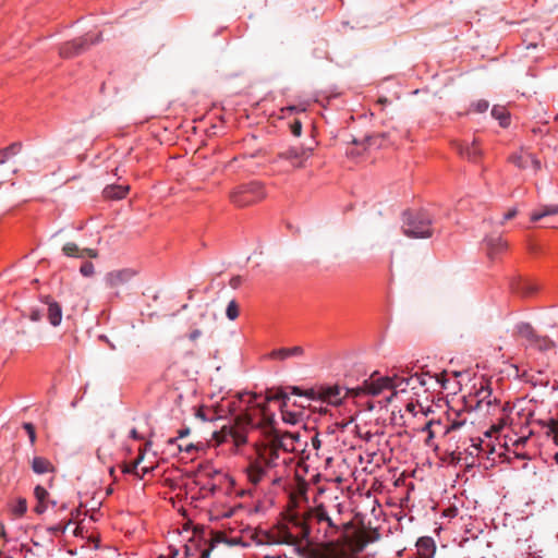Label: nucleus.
<instances>
[{"label":"nucleus","instance_id":"nucleus-1","mask_svg":"<svg viewBox=\"0 0 558 558\" xmlns=\"http://www.w3.org/2000/svg\"><path fill=\"white\" fill-rule=\"evenodd\" d=\"M257 401V395L245 392L240 396V403H244V409L236 413L234 402H229L227 408L232 414V423L230 425H223L220 430L213 433V438L216 442L222 444L231 440L235 447L243 446L247 442V432L259 425V421L251 413V404Z\"/></svg>","mask_w":558,"mask_h":558},{"label":"nucleus","instance_id":"nucleus-2","mask_svg":"<svg viewBox=\"0 0 558 558\" xmlns=\"http://www.w3.org/2000/svg\"><path fill=\"white\" fill-rule=\"evenodd\" d=\"M405 381L407 376H400L398 374H393L392 376H377V373H374L362 383V387L359 389L374 397L388 390L390 393L384 397L385 404H388L398 393L408 390L409 386H405Z\"/></svg>","mask_w":558,"mask_h":558},{"label":"nucleus","instance_id":"nucleus-3","mask_svg":"<svg viewBox=\"0 0 558 558\" xmlns=\"http://www.w3.org/2000/svg\"><path fill=\"white\" fill-rule=\"evenodd\" d=\"M403 233L413 239H427L433 235V219L425 210L403 213Z\"/></svg>","mask_w":558,"mask_h":558},{"label":"nucleus","instance_id":"nucleus-4","mask_svg":"<svg viewBox=\"0 0 558 558\" xmlns=\"http://www.w3.org/2000/svg\"><path fill=\"white\" fill-rule=\"evenodd\" d=\"M221 539L214 537L213 531L194 530L185 544L184 558H209L211 550Z\"/></svg>","mask_w":558,"mask_h":558},{"label":"nucleus","instance_id":"nucleus-5","mask_svg":"<svg viewBox=\"0 0 558 558\" xmlns=\"http://www.w3.org/2000/svg\"><path fill=\"white\" fill-rule=\"evenodd\" d=\"M266 196L265 187L259 181L242 183L234 187L229 195L230 202L236 207L250 206Z\"/></svg>","mask_w":558,"mask_h":558},{"label":"nucleus","instance_id":"nucleus-6","mask_svg":"<svg viewBox=\"0 0 558 558\" xmlns=\"http://www.w3.org/2000/svg\"><path fill=\"white\" fill-rule=\"evenodd\" d=\"M517 333L524 339L523 345L526 349L537 350L539 352H546L556 347L554 340L547 336L538 335L535 329L529 323H520L515 326Z\"/></svg>","mask_w":558,"mask_h":558},{"label":"nucleus","instance_id":"nucleus-7","mask_svg":"<svg viewBox=\"0 0 558 558\" xmlns=\"http://www.w3.org/2000/svg\"><path fill=\"white\" fill-rule=\"evenodd\" d=\"M101 40V34H97L94 37L85 35L80 38H75L71 41H66L59 48V54L62 58L69 59L76 57L86 51L92 45L98 44Z\"/></svg>","mask_w":558,"mask_h":558},{"label":"nucleus","instance_id":"nucleus-8","mask_svg":"<svg viewBox=\"0 0 558 558\" xmlns=\"http://www.w3.org/2000/svg\"><path fill=\"white\" fill-rule=\"evenodd\" d=\"M361 387L362 385L355 388H342L338 385L326 386L320 388L319 397L330 404H339L341 403L342 399L348 395H353L354 397L367 395L366 391H362L359 389Z\"/></svg>","mask_w":558,"mask_h":558},{"label":"nucleus","instance_id":"nucleus-9","mask_svg":"<svg viewBox=\"0 0 558 558\" xmlns=\"http://www.w3.org/2000/svg\"><path fill=\"white\" fill-rule=\"evenodd\" d=\"M313 154L312 147L292 146L278 154V157L291 162L293 167H303L305 160H307Z\"/></svg>","mask_w":558,"mask_h":558},{"label":"nucleus","instance_id":"nucleus-10","mask_svg":"<svg viewBox=\"0 0 558 558\" xmlns=\"http://www.w3.org/2000/svg\"><path fill=\"white\" fill-rule=\"evenodd\" d=\"M280 449L274 444H269L260 448L257 452V458L269 469L286 464V458H281Z\"/></svg>","mask_w":558,"mask_h":558},{"label":"nucleus","instance_id":"nucleus-11","mask_svg":"<svg viewBox=\"0 0 558 558\" xmlns=\"http://www.w3.org/2000/svg\"><path fill=\"white\" fill-rule=\"evenodd\" d=\"M453 148L464 159L476 162L482 156V149L477 138H474L471 143L469 142H454Z\"/></svg>","mask_w":558,"mask_h":558},{"label":"nucleus","instance_id":"nucleus-12","mask_svg":"<svg viewBox=\"0 0 558 558\" xmlns=\"http://www.w3.org/2000/svg\"><path fill=\"white\" fill-rule=\"evenodd\" d=\"M300 435L298 433H281L274 429L271 444L278 446L284 452H291L295 449L294 444L299 441Z\"/></svg>","mask_w":558,"mask_h":558},{"label":"nucleus","instance_id":"nucleus-13","mask_svg":"<svg viewBox=\"0 0 558 558\" xmlns=\"http://www.w3.org/2000/svg\"><path fill=\"white\" fill-rule=\"evenodd\" d=\"M44 305L46 306V316L49 323L57 327L61 324L62 320V308L61 305L56 302L51 296L46 295L43 298Z\"/></svg>","mask_w":558,"mask_h":558},{"label":"nucleus","instance_id":"nucleus-14","mask_svg":"<svg viewBox=\"0 0 558 558\" xmlns=\"http://www.w3.org/2000/svg\"><path fill=\"white\" fill-rule=\"evenodd\" d=\"M269 469L256 458L247 466V477L253 485H258L267 475Z\"/></svg>","mask_w":558,"mask_h":558},{"label":"nucleus","instance_id":"nucleus-15","mask_svg":"<svg viewBox=\"0 0 558 558\" xmlns=\"http://www.w3.org/2000/svg\"><path fill=\"white\" fill-rule=\"evenodd\" d=\"M303 355H304V349L300 345H295L292 348L275 349L268 354V359L284 361L290 357H302Z\"/></svg>","mask_w":558,"mask_h":558},{"label":"nucleus","instance_id":"nucleus-16","mask_svg":"<svg viewBox=\"0 0 558 558\" xmlns=\"http://www.w3.org/2000/svg\"><path fill=\"white\" fill-rule=\"evenodd\" d=\"M436 551V544L433 537L423 536L416 542V553L414 556L422 558H433Z\"/></svg>","mask_w":558,"mask_h":558},{"label":"nucleus","instance_id":"nucleus-17","mask_svg":"<svg viewBox=\"0 0 558 558\" xmlns=\"http://www.w3.org/2000/svg\"><path fill=\"white\" fill-rule=\"evenodd\" d=\"M511 289L521 296H530L537 291V284L530 279H515L511 282Z\"/></svg>","mask_w":558,"mask_h":558},{"label":"nucleus","instance_id":"nucleus-18","mask_svg":"<svg viewBox=\"0 0 558 558\" xmlns=\"http://www.w3.org/2000/svg\"><path fill=\"white\" fill-rule=\"evenodd\" d=\"M134 276L135 271L130 268L114 270L107 275V282L110 287H119L130 281Z\"/></svg>","mask_w":558,"mask_h":558},{"label":"nucleus","instance_id":"nucleus-19","mask_svg":"<svg viewBox=\"0 0 558 558\" xmlns=\"http://www.w3.org/2000/svg\"><path fill=\"white\" fill-rule=\"evenodd\" d=\"M387 137L386 133H374L369 135H365L363 140L353 138L352 143L357 146H362L363 148H380L384 146V142Z\"/></svg>","mask_w":558,"mask_h":558},{"label":"nucleus","instance_id":"nucleus-20","mask_svg":"<svg viewBox=\"0 0 558 558\" xmlns=\"http://www.w3.org/2000/svg\"><path fill=\"white\" fill-rule=\"evenodd\" d=\"M275 399L282 401L281 416H282L283 422L287 424H291V425L298 424L300 422L301 413L291 412V411H288L284 409L287 407V401L289 400L288 395L283 390H280L277 393V396L275 397Z\"/></svg>","mask_w":558,"mask_h":558},{"label":"nucleus","instance_id":"nucleus-21","mask_svg":"<svg viewBox=\"0 0 558 558\" xmlns=\"http://www.w3.org/2000/svg\"><path fill=\"white\" fill-rule=\"evenodd\" d=\"M314 518L318 524L326 523L327 527L331 530L330 536H333L339 532V526L335 524L332 519L329 517L327 510L323 505H319L314 510Z\"/></svg>","mask_w":558,"mask_h":558},{"label":"nucleus","instance_id":"nucleus-22","mask_svg":"<svg viewBox=\"0 0 558 558\" xmlns=\"http://www.w3.org/2000/svg\"><path fill=\"white\" fill-rule=\"evenodd\" d=\"M485 243L488 250V255L494 258V255L506 250L507 244L500 235H490L485 239Z\"/></svg>","mask_w":558,"mask_h":558},{"label":"nucleus","instance_id":"nucleus-23","mask_svg":"<svg viewBox=\"0 0 558 558\" xmlns=\"http://www.w3.org/2000/svg\"><path fill=\"white\" fill-rule=\"evenodd\" d=\"M223 410L221 409L220 411L211 408V407H199L197 410H196V417L202 420L203 422H213V421H216L218 418H221L222 417V413Z\"/></svg>","mask_w":558,"mask_h":558},{"label":"nucleus","instance_id":"nucleus-24","mask_svg":"<svg viewBox=\"0 0 558 558\" xmlns=\"http://www.w3.org/2000/svg\"><path fill=\"white\" fill-rule=\"evenodd\" d=\"M553 215H558V205H556V204L542 205L539 207V209H537L531 214L530 219L532 222H537L541 219H543L547 216H553Z\"/></svg>","mask_w":558,"mask_h":558},{"label":"nucleus","instance_id":"nucleus-25","mask_svg":"<svg viewBox=\"0 0 558 558\" xmlns=\"http://www.w3.org/2000/svg\"><path fill=\"white\" fill-rule=\"evenodd\" d=\"M32 470L36 474H45L54 470L51 462L43 457H35L32 460Z\"/></svg>","mask_w":558,"mask_h":558},{"label":"nucleus","instance_id":"nucleus-26","mask_svg":"<svg viewBox=\"0 0 558 558\" xmlns=\"http://www.w3.org/2000/svg\"><path fill=\"white\" fill-rule=\"evenodd\" d=\"M433 377L428 374H413L407 376L405 386H409L411 390H415L418 387H425L427 386V380L432 379Z\"/></svg>","mask_w":558,"mask_h":558},{"label":"nucleus","instance_id":"nucleus-27","mask_svg":"<svg viewBox=\"0 0 558 558\" xmlns=\"http://www.w3.org/2000/svg\"><path fill=\"white\" fill-rule=\"evenodd\" d=\"M129 192V186L125 185H108L104 190V195L111 199H122Z\"/></svg>","mask_w":558,"mask_h":558},{"label":"nucleus","instance_id":"nucleus-28","mask_svg":"<svg viewBox=\"0 0 558 558\" xmlns=\"http://www.w3.org/2000/svg\"><path fill=\"white\" fill-rule=\"evenodd\" d=\"M144 456L140 454L132 463L124 464L122 468V472L125 474H133L138 478H143V476L148 472V468H142V474H140L138 465L142 462Z\"/></svg>","mask_w":558,"mask_h":558},{"label":"nucleus","instance_id":"nucleus-29","mask_svg":"<svg viewBox=\"0 0 558 558\" xmlns=\"http://www.w3.org/2000/svg\"><path fill=\"white\" fill-rule=\"evenodd\" d=\"M537 424L545 429V434L551 437L554 444L558 446V421L550 418L548 422L537 421Z\"/></svg>","mask_w":558,"mask_h":558},{"label":"nucleus","instance_id":"nucleus-30","mask_svg":"<svg viewBox=\"0 0 558 558\" xmlns=\"http://www.w3.org/2000/svg\"><path fill=\"white\" fill-rule=\"evenodd\" d=\"M523 378L526 383H529L533 386L547 387L549 385L548 377L544 376V373L542 371H539L535 374L524 373Z\"/></svg>","mask_w":558,"mask_h":558},{"label":"nucleus","instance_id":"nucleus-31","mask_svg":"<svg viewBox=\"0 0 558 558\" xmlns=\"http://www.w3.org/2000/svg\"><path fill=\"white\" fill-rule=\"evenodd\" d=\"M492 116L499 121L500 126L507 128L510 123V114L505 107L494 106Z\"/></svg>","mask_w":558,"mask_h":558},{"label":"nucleus","instance_id":"nucleus-32","mask_svg":"<svg viewBox=\"0 0 558 558\" xmlns=\"http://www.w3.org/2000/svg\"><path fill=\"white\" fill-rule=\"evenodd\" d=\"M456 417L451 418L450 414H448V424L444 427L442 435L446 436L452 430H457L461 428L465 424V420H459L460 413L454 412Z\"/></svg>","mask_w":558,"mask_h":558},{"label":"nucleus","instance_id":"nucleus-33","mask_svg":"<svg viewBox=\"0 0 558 558\" xmlns=\"http://www.w3.org/2000/svg\"><path fill=\"white\" fill-rule=\"evenodd\" d=\"M62 252L65 256L69 257H77V258H84V255L82 250L78 248V246L73 242H68L63 245Z\"/></svg>","mask_w":558,"mask_h":558},{"label":"nucleus","instance_id":"nucleus-34","mask_svg":"<svg viewBox=\"0 0 558 558\" xmlns=\"http://www.w3.org/2000/svg\"><path fill=\"white\" fill-rule=\"evenodd\" d=\"M510 160L520 169H526L530 167V154L512 155Z\"/></svg>","mask_w":558,"mask_h":558},{"label":"nucleus","instance_id":"nucleus-35","mask_svg":"<svg viewBox=\"0 0 558 558\" xmlns=\"http://www.w3.org/2000/svg\"><path fill=\"white\" fill-rule=\"evenodd\" d=\"M46 306L44 305V300L41 299V305L39 307H31L28 312V318L32 322H39L46 315Z\"/></svg>","mask_w":558,"mask_h":558},{"label":"nucleus","instance_id":"nucleus-36","mask_svg":"<svg viewBox=\"0 0 558 558\" xmlns=\"http://www.w3.org/2000/svg\"><path fill=\"white\" fill-rule=\"evenodd\" d=\"M12 512L16 517H23L27 511V501L25 498H19L11 508Z\"/></svg>","mask_w":558,"mask_h":558},{"label":"nucleus","instance_id":"nucleus-37","mask_svg":"<svg viewBox=\"0 0 558 558\" xmlns=\"http://www.w3.org/2000/svg\"><path fill=\"white\" fill-rule=\"evenodd\" d=\"M492 389L488 386H482L480 390L476 392V397L478 398L477 404L482 402H486L487 405L492 404L490 400Z\"/></svg>","mask_w":558,"mask_h":558},{"label":"nucleus","instance_id":"nucleus-38","mask_svg":"<svg viewBox=\"0 0 558 558\" xmlns=\"http://www.w3.org/2000/svg\"><path fill=\"white\" fill-rule=\"evenodd\" d=\"M226 316L230 320H234L239 317V305L235 300H231L226 308Z\"/></svg>","mask_w":558,"mask_h":558},{"label":"nucleus","instance_id":"nucleus-39","mask_svg":"<svg viewBox=\"0 0 558 558\" xmlns=\"http://www.w3.org/2000/svg\"><path fill=\"white\" fill-rule=\"evenodd\" d=\"M177 446H178V449L180 451H184L187 454H193L194 452L203 449V444L202 442H198V444H193V442H190V444H178Z\"/></svg>","mask_w":558,"mask_h":558},{"label":"nucleus","instance_id":"nucleus-40","mask_svg":"<svg viewBox=\"0 0 558 558\" xmlns=\"http://www.w3.org/2000/svg\"><path fill=\"white\" fill-rule=\"evenodd\" d=\"M21 149H22V143L14 142L1 150L4 151L5 159L8 160L9 157L17 155L21 151Z\"/></svg>","mask_w":558,"mask_h":558},{"label":"nucleus","instance_id":"nucleus-41","mask_svg":"<svg viewBox=\"0 0 558 558\" xmlns=\"http://www.w3.org/2000/svg\"><path fill=\"white\" fill-rule=\"evenodd\" d=\"M34 496H35L36 500L39 502L47 501L49 498V493L47 492V489L45 487L37 485L34 488Z\"/></svg>","mask_w":558,"mask_h":558},{"label":"nucleus","instance_id":"nucleus-42","mask_svg":"<svg viewBox=\"0 0 558 558\" xmlns=\"http://www.w3.org/2000/svg\"><path fill=\"white\" fill-rule=\"evenodd\" d=\"M305 110H306L305 106H302V105H291V106H287L281 109V111L284 116L304 112Z\"/></svg>","mask_w":558,"mask_h":558},{"label":"nucleus","instance_id":"nucleus-43","mask_svg":"<svg viewBox=\"0 0 558 558\" xmlns=\"http://www.w3.org/2000/svg\"><path fill=\"white\" fill-rule=\"evenodd\" d=\"M80 272L84 277H90L95 272L94 264L92 262H84L80 268Z\"/></svg>","mask_w":558,"mask_h":558},{"label":"nucleus","instance_id":"nucleus-44","mask_svg":"<svg viewBox=\"0 0 558 558\" xmlns=\"http://www.w3.org/2000/svg\"><path fill=\"white\" fill-rule=\"evenodd\" d=\"M23 428L27 433L31 444L34 445L36 441L35 426L32 423H24Z\"/></svg>","mask_w":558,"mask_h":558},{"label":"nucleus","instance_id":"nucleus-45","mask_svg":"<svg viewBox=\"0 0 558 558\" xmlns=\"http://www.w3.org/2000/svg\"><path fill=\"white\" fill-rule=\"evenodd\" d=\"M290 131L294 136L299 137L302 133V122L299 119H294L290 123Z\"/></svg>","mask_w":558,"mask_h":558},{"label":"nucleus","instance_id":"nucleus-46","mask_svg":"<svg viewBox=\"0 0 558 558\" xmlns=\"http://www.w3.org/2000/svg\"><path fill=\"white\" fill-rule=\"evenodd\" d=\"M9 542L8 534L3 523L0 522V557L2 556V549L4 545Z\"/></svg>","mask_w":558,"mask_h":558},{"label":"nucleus","instance_id":"nucleus-47","mask_svg":"<svg viewBox=\"0 0 558 558\" xmlns=\"http://www.w3.org/2000/svg\"><path fill=\"white\" fill-rule=\"evenodd\" d=\"M21 553L23 554V558H39L32 547L24 544L21 545Z\"/></svg>","mask_w":558,"mask_h":558},{"label":"nucleus","instance_id":"nucleus-48","mask_svg":"<svg viewBox=\"0 0 558 558\" xmlns=\"http://www.w3.org/2000/svg\"><path fill=\"white\" fill-rule=\"evenodd\" d=\"M435 426H441V420H430L428 421L424 427L422 428L423 432H426L427 435L429 434L430 430H437L435 428Z\"/></svg>","mask_w":558,"mask_h":558},{"label":"nucleus","instance_id":"nucleus-49","mask_svg":"<svg viewBox=\"0 0 558 558\" xmlns=\"http://www.w3.org/2000/svg\"><path fill=\"white\" fill-rule=\"evenodd\" d=\"M473 107L476 112L483 113V112L487 111L489 104L487 100L481 99V100L476 101L475 104H473Z\"/></svg>","mask_w":558,"mask_h":558},{"label":"nucleus","instance_id":"nucleus-50","mask_svg":"<svg viewBox=\"0 0 558 558\" xmlns=\"http://www.w3.org/2000/svg\"><path fill=\"white\" fill-rule=\"evenodd\" d=\"M189 434H190V428H189V427L181 428V429L179 430V433H178V437H175V438H170V439L168 440V444H169V445H171V446H172V445H177V441H178L179 439H182V438L186 437Z\"/></svg>","mask_w":558,"mask_h":558},{"label":"nucleus","instance_id":"nucleus-51","mask_svg":"<svg viewBox=\"0 0 558 558\" xmlns=\"http://www.w3.org/2000/svg\"><path fill=\"white\" fill-rule=\"evenodd\" d=\"M517 214H518L517 208H511L510 210H508V211L504 215V218H502V220H501V222H500V223H504L505 221H507V220H510V219L514 218V217L517 216Z\"/></svg>","mask_w":558,"mask_h":558},{"label":"nucleus","instance_id":"nucleus-52","mask_svg":"<svg viewBox=\"0 0 558 558\" xmlns=\"http://www.w3.org/2000/svg\"><path fill=\"white\" fill-rule=\"evenodd\" d=\"M47 507H48L47 501H41V502L37 501V505L35 507V512L38 514H41L47 510Z\"/></svg>","mask_w":558,"mask_h":558},{"label":"nucleus","instance_id":"nucleus-53","mask_svg":"<svg viewBox=\"0 0 558 558\" xmlns=\"http://www.w3.org/2000/svg\"><path fill=\"white\" fill-rule=\"evenodd\" d=\"M530 166L533 167L535 171L541 169V161L532 154H530Z\"/></svg>","mask_w":558,"mask_h":558},{"label":"nucleus","instance_id":"nucleus-54","mask_svg":"<svg viewBox=\"0 0 558 558\" xmlns=\"http://www.w3.org/2000/svg\"><path fill=\"white\" fill-rule=\"evenodd\" d=\"M81 253H83L84 257L86 255L88 257H90V258H96L97 257V251L93 250V248H83Z\"/></svg>","mask_w":558,"mask_h":558},{"label":"nucleus","instance_id":"nucleus-55","mask_svg":"<svg viewBox=\"0 0 558 558\" xmlns=\"http://www.w3.org/2000/svg\"><path fill=\"white\" fill-rule=\"evenodd\" d=\"M529 439V436H521L518 439L514 440L513 446L515 448H519L520 446H523Z\"/></svg>","mask_w":558,"mask_h":558},{"label":"nucleus","instance_id":"nucleus-56","mask_svg":"<svg viewBox=\"0 0 558 558\" xmlns=\"http://www.w3.org/2000/svg\"><path fill=\"white\" fill-rule=\"evenodd\" d=\"M446 374H440V375H437L436 376V380L437 383L440 385L441 388L446 389L447 386H446V383H447V379L445 378Z\"/></svg>","mask_w":558,"mask_h":558},{"label":"nucleus","instance_id":"nucleus-57","mask_svg":"<svg viewBox=\"0 0 558 558\" xmlns=\"http://www.w3.org/2000/svg\"><path fill=\"white\" fill-rule=\"evenodd\" d=\"M202 335V331L199 329H194L190 332L189 335V339L191 341H195L196 339H198Z\"/></svg>","mask_w":558,"mask_h":558},{"label":"nucleus","instance_id":"nucleus-58","mask_svg":"<svg viewBox=\"0 0 558 558\" xmlns=\"http://www.w3.org/2000/svg\"><path fill=\"white\" fill-rule=\"evenodd\" d=\"M438 434V430H430L429 434L427 435L426 439H425V444L427 446H432V440L433 438H435V436Z\"/></svg>","mask_w":558,"mask_h":558},{"label":"nucleus","instance_id":"nucleus-59","mask_svg":"<svg viewBox=\"0 0 558 558\" xmlns=\"http://www.w3.org/2000/svg\"><path fill=\"white\" fill-rule=\"evenodd\" d=\"M241 283V277H233L231 280H230V286L234 289H236Z\"/></svg>","mask_w":558,"mask_h":558},{"label":"nucleus","instance_id":"nucleus-60","mask_svg":"<svg viewBox=\"0 0 558 558\" xmlns=\"http://www.w3.org/2000/svg\"><path fill=\"white\" fill-rule=\"evenodd\" d=\"M130 437L135 439V440H141L143 437L138 434V432L136 430V428H132L130 430Z\"/></svg>","mask_w":558,"mask_h":558},{"label":"nucleus","instance_id":"nucleus-61","mask_svg":"<svg viewBox=\"0 0 558 558\" xmlns=\"http://www.w3.org/2000/svg\"><path fill=\"white\" fill-rule=\"evenodd\" d=\"M291 392L296 396H303L301 389L299 387H291Z\"/></svg>","mask_w":558,"mask_h":558},{"label":"nucleus","instance_id":"nucleus-62","mask_svg":"<svg viewBox=\"0 0 558 558\" xmlns=\"http://www.w3.org/2000/svg\"><path fill=\"white\" fill-rule=\"evenodd\" d=\"M312 444H313V447L316 448V449L320 446V441L318 440L317 436H315L312 439Z\"/></svg>","mask_w":558,"mask_h":558},{"label":"nucleus","instance_id":"nucleus-63","mask_svg":"<svg viewBox=\"0 0 558 558\" xmlns=\"http://www.w3.org/2000/svg\"><path fill=\"white\" fill-rule=\"evenodd\" d=\"M352 422V420L348 421V422H341L338 424V426L341 428V429H344L350 423Z\"/></svg>","mask_w":558,"mask_h":558},{"label":"nucleus","instance_id":"nucleus-64","mask_svg":"<svg viewBox=\"0 0 558 558\" xmlns=\"http://www.w3.org/2000/svg\"><path fill=\"white\" fill-rule=\"evenodd\" d=\"M373 437V434L371 432H366L363 436V438L366 440V441H369Z\"/></svg>","mask_w":558,"mask_h":558}]
</instances>
